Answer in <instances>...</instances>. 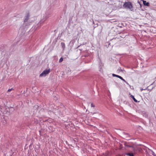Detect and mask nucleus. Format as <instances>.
<instances>
[{
  "label": "nucleus",
  "instance_id": "obj_1",
  "mask_svg": "<svg viewBox=\"0 0 156 156\" xmlns=\"http://www.w3.org/2000/svg\"><path fill=\"white\" fill-rule=\"evenodd\" d=\"M30 14L29 13H27L25 16V17L24 19V21L25 22H31V21H33V20L34 19V18H29L30 17Z\"/></svg>",
  "mask_w": 156,
  "mask_h": 156
},
{
  "label": "nucleus",
  "instance_id": "obj_2",
  "mask_svg": "<svg viewBox=\"0 0 156 156\" xmlns=\"http://www.w3.org/2000/svg\"><path fill=\"white\" fill-rule=\"evenodd\" d=\"M123 7L125 8H127L131 10H132L133 9V6L132 4L130 2H125L123 5Z\"/></svg>",
  "mask_w": 156,
  "mask_h": 156
},
{
  "label": "nucleus",
  "instance_id": "obj_3",
  "mask_svg": "<svg viewBox=\"0 0 156 156\" xmlns=\"http://www.w3.org/2000/svg\"><path fill=\"white\" fill-rule=\"evenodd\" d=\"M50 72V69H46L44 70L42 73L40 75V76L42 77H44L47 75Z\"/></svg>",
  "mask_w": 156,
  "mask_h": 156
},
{
  "label": "nucleus",
  "instance_id": "obj_4",
  "mask_svg": "<svg viewBox=\"0 0 156 156\" xmlns=\"http://www.w3.org/2000/svg\"><path fill=\"white\" fill-rule=\"evenodd\" d=\"M112 75L113 76H115V77H117L118 78H119V79H121L122 80L124 81L126 83H127L126 82V81L125 80H124L121 76L119 75L115 74H112Z\"/></svg>",
  "mask_w": 156,
  "mask_h": 156
},
{
  "label": "nucleus",
  "instance_id": "obj_5",
  "mask_svg": "<svg viewBox=\"0 0 156 156\" xmlns=\"http://www.w3.org/2000/svg\"><path fill=\"white\" fill-rule=\"evenodd\" d=\"M143 3V4L146 6H149V3L148 2H147L146 1L142 0Z\"/></svg>",
  "mask_w": 156,
  "mask_h": 156
},
{
  "label": "nucleus",
  "instance_id": "obj_6",
  "mask_svg": "<svg viewBox=\"0 0 156 156\" xmlns=\"http://www.w3.org/2000/svg\"><path fill=\"white\" fill-rule=\"evenodd\" d=\"M149 153L152 154L154 156H156V154L152 151L151 150H149Z\"/></svg>",
  "mask_w": 156,
  "mask_h": 156
},
{
  "label": "nucleus",
  "instance_id": "obj_7",
  "mask_svg": "<svg viewBox=\"0 0 156 156\" xmlns=\"http://www.w3.org/2000/svg\"><path fill=\"white\" fill-rule=\"evenodd\" d=\"M61 45L62 48H63V49H64L65 47V44L63 42H62L61 43Z\"/></svg>",
  "mask_w": 156,
  "mask_h": 156
},
{
  "label": "nucleus",
  "instance_id": "obj_8",
  "mask_svg": "<svg viewBox=\"0 0 156 156\" xmlns=\"http://www.w3.org/2000/svg\"><path fill=\"white\" fill-rule=\"evenodd\" d=\"M44 22V21H41L40 22H39L38 24V27H40L41 26L43 23Z\"/></svg>",
  "mask_w": 156,
  "mask_h": 156
},
{
  "label": "nucleus",
  "instance_id": "obj_9",
  "mask_svg": "<svg viewBox=\"0 0 156 156\" xmlns=\"http://www.w3.org/2000/svg\"><path fill=\"white\" fill-rule=\"evenodd\" d=\"M131 97L134 100L135 102H137V101L135 98L133 96L131 95Z\"/></svg>",
  "mask_w": 156,
  "mask_h": 156
},
{
  "label": "nucleus",
  "instance_id": "obj_10",
  "mask_svg": "<svg viewBox=\"0 0 156 156\" xmlns=\"http://www.w3.org/2000/svg\"><path fill=\"white\" fill-rule=\"evenodd\" d=\"M126 154V155L129 156H134L133 154L132 153H128L127 154Z\"/></svg>",
  "mask_w": 156,
  "mask_h": 156
},
{
  "label": "nucleus",
  "instance_id": "obj_11",
  "mask_svg": "<svg viewBox=\"0 0 156 156\" xmlns=\"http://www.w3.org/2000/svg\"><path fill=\"white\" fill-rule=\"evenodd\" d=\"M63 60V58H62L61 57V58H60V59L59 60V62H62Z\"/></svg>",
  "mask_w": 156,
  "mask_h": 156
},
{
  "label": "nucleus",
  "instance_id": "obj_12",
  "mask_svg": "<svg viewBox=\"0 0 156 156\" xmlns=\"http://www.w3.org/2000/svg\"><path fill=\"white\" fill-rule=\"evenodd\" d=\"M13 89L12 88H11V89H9L8 90V91L9 92L10 91H12V90H13Z\"/></svg>",
  "mask_w": 156,
  "mask_h": 156
},
{
  "label": "nucleus",
  "instance_id": "obj_13",
  "mask_svg": "<svg viewBox=\"0 0 156 156\" xmlns=\"http://www.w3.org/2000/svg\"><path fill=\"white\" fill-rule=\"evenodd\" d=\"M91 107H94V105L93 104H91Z\"/></svg>",
  "mask_w": 156,
  "mask_h": 156
},
{
  "label": "nucleus",
  "instance_id": "obj_14",
  "mask_svg": "<svg viewBox=\"0 0 156 156\" xmlns=\"http://www.w3.org/2000/svg\"><path fill=\"white\" fill-rule=\"evenodd\" d=\"M6 121L5 120V122H4V123L5 124L6 123Z\"/></svg>",
  "mask_w": 156,
  "mask_h": 156
},
{
  "label": "nucleus",
  "instance_id": "obj_15",
  "mask_svg": "<svg viewBox=\"0 0 156 156\" xmlns=\"http://www.w3.org/2000/svg\"><path fill=\"white\" fill-rule=\"evenodd\" d=\"M122 69H121L120 71H122Z\"/></svg>",
  "mask_w": 156,
  "mask_h": 156
}]
</instances>
